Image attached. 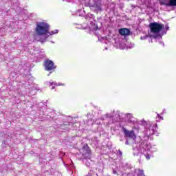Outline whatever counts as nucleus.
Segmentation results:
<instances>
[{
  "label": "nucleus",
  "instance_id": "1",
  "mask_svg": "<svg viewBox=\"0 0 176 176\" xmlns=\"http://www.w3.org/2000/svg\"><path fill=\"white\" fill-rule=\"evenodd\" d=\"M133 156H138L141 153V155H144L146 160H150L151 154L149 153L157 152V148L151 145L146 140H140L138 143L133 144Z\"/></svg>",
  "mask_w": 176,
  "mask_h": 176
},
{
  "label": "nucleus",
  "instance_id": "2",
  "mask_svg": "<svg viewBox=\"0 0 176 176\" xmlns=\"http://www.w3.org/2000/svg\"><path fill=\"white\" fill-rule=\"evenodd\" d=\"M113 113H115V111H113V113H107L102 116L100 117V120H107V119H112L113 120L112 122L110 121L108 122L109 124H111V123H115V122H122V120L125 116L129 123H133V124H134V123L137 122V120L135 119V118L133 116V114L131 113H127L126 115L122 113H119L117 111L116 113V120H115V116H113Z\"/></svg>",
  "mask_w": 176,
  "mask_h": 176
},
{
  "label": "nucleus",
  "instance_id": "3",
  "mask_svg": "<svg viewBox=\"0 0 176 176\" xmlns=\"http://www.w3.org/2000/svg\"><path fill=\"white\" fill-rule=\"evenodd\" d=\"M149 27L153 34H159V32L165 28L166 31L163 30L162 32V34H157L153 36L155 42H157V39H162V35L167 34V31L170 30V26H168V23H166L164 25L163 23L160 24L155 22L150 23Z\"/></svg>",
  "mask_w": 176,
  "mask_h": 176
},
{
  "label": "nucleus",
  "instance_id": "4",
  "mask_svg": "<svg viewBox=\"0 0 176 176\" xmlns=\"http://www.w3.org/2000/svg\"><path fill=\"white\" fill-rule=\"evenodd\" d=\"M49 31H50V26L45 22H38L35 28L36 36H44L43 40H41V42H45L47 38H49Z\"/></svg>",
  "mask_w": 176,
  "mask_h": 176
},
{
  "label": "nucleus",
  "instance_id": "5",
  "mask_svg": "<svg viewBox=\"0 0 176 176\" xmlns=\"http://www.w3.org/2000/svg\"><path fill=\"white\" fill-rule=\"evenodd\" d=\"M142 124L145 128V133L147 137H150V135H153V134L156 133L157 130V124L151 122V121H145L142 120Z\"/></svg>",
  "mask_w": 176,
  "mask_h": 176
},
{
  "label": "nucleus",
  "instance_id": "6",
  "mask_svg": "<svg viewBox=\"0 0 176 176\" xmlns=\"http://www.w3.org/2000/svg\"><path fill=\"white\" fill-rule=\"evenodd\" d=\"M80 4H84L85 6H87L89 3V6L92 10H95V12H102V4L100 1H94V3H91V0H79Z\"/></svg>",
  "mask_w": 176,
  "mask_h": 176
},
{
  "label": "nucleus",
  "instance_id": "7",
  "mask_svg": "<svg viewBox=\"0 0 176 176\" xmlns=\"http://www.w3.org/2000/svg\"><path fill=\"white\" fill-rule=\"evenodd\" d=\"M122 131L124 134V138H126L125 142L126 145H130V144H133V142H135L137 136H135L134 131H129L126 128L123 127Z\"/></svg>",
  "mask_w": 176,
  "mask_h": 176
},
{
  "label": "nucleus",
  "instance_id": "8",
  "mask_svg": "<svg viewBox=\"0 0 176 176\" xmlns=\"http://www.w3.org/2000/svg\"><path fill=\"white\" fill-rule=\"evenodd\" d=\"M85 19H86V20L89 21L90 25H91V26H89V28L92 30H98V25H97V23H96V20H94V15L93 14H87Z\"/></svg>",
  "mask_w": 176,
  "mask_h": 176
},
{
  "label": "nucleus",
  "instance_id": "9",
  "mask_svg": "<svg viewBox=\"0 0 176 176\" xmlns=\"http://www.w3.org/2000/svg\"><path fill=\"white\" fill-rule=\"evenodd\" d=\"M44 67L45 71H53V69H56L54 63L49 59H47L44 61Z\"/></svg>",
  "mask_w": 176,
  "mask_h": 176
},
{
  "label": "nucleus",
  "instance_id": "10",
  "mask_svg": "<svg viewBox=\"0 0 176 176\" xmlns=\"http://www.w3.org/2000/svg\"><path fill=\"white\" fill-rule=\"evenodd\" d=\"M119 34L124 36H127V35H130V30H129L127 28L120 29Z\"/></svg>",
  "mask_w": 176,
  "mask_h": 176
},
{
  "label": "nucleus",
  "instance_id": "11",
  "mask_svg": "<svg viewBox=\"0 0 176 176\" xmlns=\"http://www.w3.org/2000/svg\"><path fill=\"white\" fill-rule=\"evenodd\" d=\"M161 6H166V8L170 7V0H159Z\"/></svg>",
  "mask_w": 176,
  "mask_h": 176
},
{
  "label": "nucleus",
  "instance_id": "12",
  "mask_svg": "<svg viewBox=\"0 0 176 176\" xmlns=\"http://www.w3.org/2000/svg\"><path fill=\"white\" fill-rule=\"evenodd\" d=\"M72 126H75V124L69 122L67 125L65 124V126H63V129H65V130H69L72 129Z\"/></svg>",
  "mask_w": 176,
  "mask_h": 176
},
{
  "label": "nucleus",
  "instance_id": "13",
  "mask_svg": "<svg viewBox=\"0 0 176 176\" xmlns=\"http://www.w3.org/2000/svg\"><path fill=\"white\" fill-rule=\"evenodd\" d=\"M47 83L48 84V85H50L51 86L52 85H54V86H65V84H61V83H60V82H58V83H57V82H47Z\"/></svg>",
  "mask_w": 176,
  "mask_h": 176
},
{
  "label": "nucleus",
  "instance_id": "14",
  "mask_svg": "<svg viewBox=\"0 0 176 176\" xmlns=\"http://www.w3.org/2000/svg\"><path fill=\"white\" fill-rule=\"evenodd\" d=\"M83 151H85V154L87 153V155H90L91 151L90 148H89V146H87V144L84 146Z\"/></svg>",
  "mask_w": 176,
  "mask_h": 176
},
{
  "label": "nucleus",
  "instance_id": "15",
  "mask_svg": "<svg viewBox=\"0 0 176 176\" xmlns=\"http://www.w3.org/2000/svg\"><path fill=\"white\" fill-rule=\"evenodd\" d=\"M56 34H58V30H55L51 32H48L47 35L50 36V35H56Z\"/></svg>",
  "mask_w": 176,
  "mask_h": 176
},
{
  "label": "nucleus",
  "instance_id": "16",
  "mask_svg": "<svg viewBox=\"0 0 176 176\" xmlns=\"http://www.w3.org/2000/svg\"><path fill=\"white\" fill-rule=\"evenodd\" d=\"M143 2L145 5H151V2H152V0H143Z\"/></svg>",
  "mask_w": 176,
  "mask_h": 176
},
{
  "label": "nucleus",
  "instance_id": "17",
  "mask_svg": "<svg viewBox=\"0 0 176 176\" xmlns=\"http://www.w3.org/2000/svg\"><path fill=\"white\" fill-rule=\"evenodd\" d=\"M176 6V0H170V7Z\"/></svg>",
  "mask_w": 176,
  "mask_h": 176
},
{
  "label": "nucleus",
  "instance_id": "18",
  "mask_svg": "<svg viewBox=\"0 0 176 176\" xmlns=\"http://www.w3.org/2000/svg\"><path fill=\"white\" fill-rule=\"evenodd\" d=\"M138 176H145V174H144V170H139V173L138 174Z\"/></svg>",
  "mask_w": 176,
  "mask_h": 176
},
{
  "label": "nucleus",
  "instance_id": "19",
  "mask_svg": "<svg viewBox=\"0 0 176 176\" xmlns=\"http://www.w3.org/2000/svg\"><path fill=\"white\" fill-rule=\"evenodd\" d=\"M148 36H149L148 35H145V36H141L140 39L142 41H145V39H146Z\"/></svg>",
  "mask_w": 176,
  "mask_h": 176
},
{
  "label": "nucleus",
  "instance_id": "20",
  "mask_svg": "<svg viewBox=\"0 0 176 176\" xmlns=\"http://www.w3.org/2000/svg\"><path fill=\"white\" fill-rule=\"evenodd\" d=\"M157 118H158V119H160V120H164L163 117H162L160 116V114H159V113H157Z\"/></svg>",
  "mask_w": 176,
  "mask_h": 176
},
{
  "label": "nucleus",
  "instance_id": "21",
  "mask_svg": "<svg viewBox=\"0 0 176 176\" xmlns=\"http://www.w3.org/2000/svg\"><path fill=\"white\" fill-rule=\"evenodd\" d=\"M77 28H78V30H82V25L77 24Z\"/></svg>",
  "mask_w": 176,
  "mask_h": 176
},
{
  "label": "nucleus",
  "instance_id": "22",
  "mask_svg": "<svg viewBox=\"0 0 176 176\" xmlns=\"http://www.w3.org/2000/svg\"><path fill=\"white\" fill-rule=\"evenodd\" d=\"M164 113H166V109H164V110L161 113V115H163Z\"/></svg>",
  "mask_w": 176,
  "mask_h": 176
},
{
  "label": "nucleus",
  "instance_id": "23",
  "mask_svg": "<svg viewBox=\"0 0 176 176\" xmlns=\"http://www.w3.org/2000/svg\"><path fill=\"white\" fill-rule=\"evenodd\" d=\"M118 152H119V154L120 155V156H122V155H123V153L121 152L120 150H119Z\"/></svg>",
  "mask_w": 176,
  "mask_h": 176
},
{
  "label": "nucleus",
  "instance_id": "24",
  "mask_svg": "<svg viewBox=\"0 0 176 176\" xmlns=\"http://www.w3.org/2000/svg\"><path fill=\"white\" fill-rule=\"evenodd\" d=\"M52 171H53V168L50 169L47 173H52Z\"/></svg>",
  "mask_w": 176,
  "mask_h": 176
},
{
  "label": "nucleus",
  "instance_id": "25",
  "mask_svg": "<svg viewBox=\"0 0 176 176\" xmlns=\"http://www.w3.org/2000/svg\"><path fill=\"white\" fill-rule=\"evenodd\" d=\"M63 1H66V2H72V0H63Z\"/></svg>",
  "mask_w": 176,
  "mask_h": 176
},
{
  "label": "nucleus",
  "instance_id": "26",
  "mask_svg": "<svg viewBox=\"0 0 176 176\" xmlns=\"http://www.w3.org/2000/svg\"><path fill=\"white\" fill-rule=\"evenodd\" d=\"M160 42V43H161L162 45H163V46H164V43H163V42H162V41H159Z\"/></svg>",
  "mask_w": 176,
  "mask_h": 176
},
{
  "label": "nucleus",
  "instance_id": "27",
  "mask_svg": "<svg viewBox=\"0 0 176 176\" xmlns=\"http://www.w3.org/2000/svg\"><path fill=\"white\" fill-rule=\"evenodd\" d=\"M134 44H131V47H134Z\"/></svg>",
  "mask_w": 176,
  "mask_h": 176
},
{
  "label": "nucleus",
  "instance_id": "28",
  "mask_svg": "<svg viewBox=\"0 0 176 176\" xmlns=\"http://www.w3.org/2000/svg\"><path fill=\"white\" fill-rule=\"evenodd\" d=\"M16 10H19V6H16Z\"/></svg>",
  "mask_w": 176,
  "mask_h": 176
},
{
  "label": "nucleus",
  "instance_id": "29",
  "mask_svg": "<svg viewBox=\"0 0 176 176\" xmlns=\"http://www.w3.org/2000/svg\"><path fill=\"white\" fill-rule=\"evenodd\" d=\"M78 12H80V13L82 12V10H79Z\"/></svg>",
  "mask_w": 176,
  "mask_h": 176
},
{
  "label": "nucleus",
  "instance_id": "30",
  "mask_svg": "<svg viewBox=\"0 0 176 176\" xmlns=\"http://www.w3.org/2000/svg\"><path fill=\"white\" fill-rule=\"evenodd\" d=\"M106 50H108V48L107 47H105Z\"/></svg>",
  "mask_w": 176,
  "mask_h": 176
},
{
  "label": "nucleus",
  "instance_id": "31",
  "mask_svg": "<svg viewBox=\"0 0 176 176\" xmlns=\"http://www.w3.org/2000/svg\"><path fill=\"white\" fill-rule=\"evenodd\" d=\"M54 89V87H52V89Z\"/></svg>",
  "mask_w": 176,
  "mask_h": 176
},
{
  "label": "nucleus",
  "instance_id": "32",
  "mask_svg": "<svg viewBox=\"0 0 176 176\" xmlns=\"http://www.w3.org/2000/svg\"><path fill=\"white\" fill-rule=\"evenodd\" d=\"M150 38H152V36H150Z\"/></svg>",
  "mask_w": 176,
  "mask_h": 176
}]
</instances>
